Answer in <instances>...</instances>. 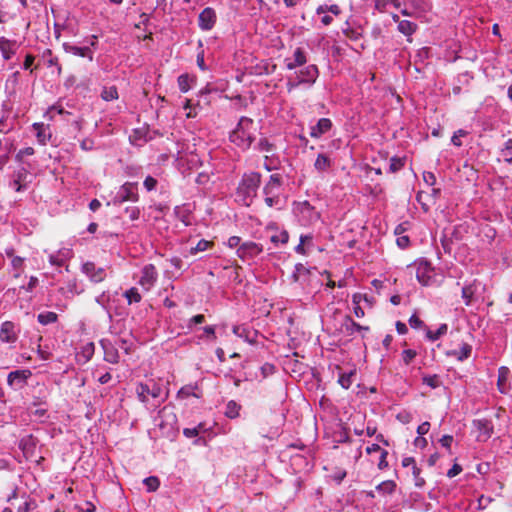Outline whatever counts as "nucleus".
Masks as SVG:
<instances>
[{
    "label": "nucleus",
    "instance_id": "obj_1",
    "mask_svg": "<svg viewBox=\"0 0 512 512\" xmlns=\"http://www.w3.org/2000/svg\"><path fill=\"white\" fill-rule=\"evenodd\" d=\"M262 176L259 172L250 171L242 175L236 188L237 201L246 207H249L258 195Z\"/></svg>",
    "mask_w": 512,
    "mask_h": 512
},
{
    "label": "nucleus",
    "instance_id": "obj_2",
    "mask_svg": "<svg viewBox=\"0 0 512 512\" xmlns=\"http://www.w3.org/2000/svg\"><path fill=\"white\" fill-rule=\"evenodd\" d=\"M255 125L253 119L242 116L235 129L229 134V140L243 151L248 150L255 140Z\"/></svg>",
    "mask_w": 512,
    "mask_h": 512
},
{
    "label": "nucleus",
    "instance_id": "obj_3",
    "mask_svg": "<svg viewBox=\"0 0 512 512\" xmlns=\"http://www.w3.org/2000/svg\"><path fill=\"white\" fill-rule=\"evenodd\" d=\"M283 185V178L280 174L270 175L268 181L264 184L262 193L264 195L265 204L270 207H278L280 205V190Z\"/></svg>",
    "mask_w": 512,
    "mask_h": 512
},
{
    "label": "nucleus",
    "instance_id": "obj_4",
    "mask_svg": "<svg viewBox=\"0 0 512 512\" xmlns=\"http://www.w3.org/2000/svg\"><path fill=\"white\" fill-rule=\"evenodd\" d=\"M408 268H415L416 278L423 286H431L435 283L434 267L427 260L415 261Z\"/></svg>",
    "mask_w": 512,
    "mask_h": 512
},
{
    "label": "nucleus",
    "instance_id": "obj_5",
    "mask_svg": "<svg viewBox=\"0 0 512 512\" xmlns=\"http://www.w3.org/2000/svg\"><path fill=\"white\" fill-rule=\"evenodd\" d=\"M136 394L140 402L147 403L148 397L158 399L162 394V387L153 379L146 382H140L136 386Z\"/></svg>",
    "mask_w": 512,
    "mask_h": 512
},
{
    "label": "nucleus",
    "instance_id": "obj_6",
    "mask_svg": "<svg viewBox=\"0 0 512 512\" xmlns=\"http://www.w3.org/2000/svg\"><path fill=\"white\" fill-rule=\"evenodd\" d=\"M139 200L138 194V183L137 182H125L117 192L114 203L122 204L126 201L137 202Z\"/></svg>",
    "mask_w": 512,
    "mask_h": 512
},
{
    "label": "nucleus",
    "instance_id": "obj_7",
    "mask_svg": "<svg viewBox=\"0 0 512 512\" xmlns=\"http://www.w3.org/2000/svg\"><path fill=\"white\" fill-rule=\"evenodd\" d=\"M20 325L13 321H4L0 327V342L14 344L19 338Z\"/></svg>",
    "mask_w": 512,
    "mask_h": 512
},
{
    "label": "nucleus",
    "instance_id": "obj_8",
    "mask_svg": "<svg viewBox=\"0 0 512 512\" xmlns=\"http://www.w3.org/2000/svg\"><path fill=\"white\" fill-rule=\"evenodd\" d=\"M263 252V246L253 241L243 242L236 250L237 256L244 262L251 261Z\"/></svg>",
    "mask_w": 512,
    "mask_h": 512
},
{
    "label": "nucleus",
    "instance_id": "obj_9",
    "mask_svg": "<svg viewBox=\"0 0 512 512\" xmlns=\"http://www.w3.org/2000/svg\"><path fill=\"white\" fill-rule=\"evenodd\" d=\"M32 376L29 369H20L11 371L7 376V384L15 391L23 389L27 385L28 379Z\"/></svg>",
    "mask_w": 512,
    "mask_h": 512
},
{
    "label": "nucleus",
    "instance_id": "obj_10",
    "mask_svg": "<svg viewBox=\"0 0 512 512\" xmlns=\"http://www.w3.org/2000/svg\"><path fill=\"white\" fill-rule=\"evenodd\" d=\"M82 272L94 283H100L106 278V271L102 267H96L94 262H85L81 267Z\"/></svg>",
    "mask_w": 512,
    "mask_h": 512
},
{
    "label": "nucleus",
    "instance_id": "obj_11",
    "mask_svg": "<svg viewBox=\"0 0 512 512\" xmlns=\"http://www.w3.org/2000/svg\"><path fill=\"white\" fill-rule=\"evenodd\" d=\"M473 425L479 432L477 436L478 441L485 442L493 435L494 426L491 420L486 418L475 419Z\"/></svg>",
    "mask_w": 512,
    "mask_h": 512
},
{
    "label": "nucleus",
    "instance_id": "obj_12",
    "mask_svg": "<svg viewBox=\"0 0 512 512\" xmlns=\"http://www.w3.org/2000/svg\"><path fill=\"white\" fill-rule=\"evenodd\" d=\"M216 12L211 7H206L201 11L198 17V24L200 29L204 31L211 30L216 23Z\"/></svg>",
    "mask_w": 512,
    "mask_h": 512
},
{
    "label": "nucleus",
    "instance_id": "obj_13",
    "mask_svg": "<svg viewBox=\"0 0 512 512\" xmlns=\"http://www.w3.org/2000/svg\"><path fill=\"white\" fill-rule=\"evenodd\" d=\"M319 77V69L315 64L305 66L299 72H297V79L303 84L312 85L316 82Z\"/></svg>",
    "mask_w": 512,
    "mask_h": 512
},
{
    "label": "nucleus",
    "instance_id": "obj_14",
    "mask_svg": "<svg viewBox=\"0 0 512 512\" xmlns=\"http://www.w3.org/2000/svg\"><path fill=\"white\" fill-rule=\"evenodd\" d=\"M157 277L158 273L155 266L153 264L145 265L141 271L139 284L148 290L154 285Z\"/></svg>",
    "mask_w": 512,
    "mask_h": 512
},
{
    "label": "nucleus",
    "instance_id": "obj_15",
    "mask_svg": "<svg viewBox=\"0 0 512 512\" xmlns=\"http://www.w3.org/2000/svg\"><path fill=\"white\" fill-rule=\"evenodd\" d=\"M19 43L16 40L7 39L4 36L0 37V51L5 60H10L17 52Z\"/></svg>",
    "mask_w": 512,
    "mask_h": 512
},
{
    "label": "nucleus",
    "instance_id": "obj_16",
    "mask_svg": "<svg viewBox=\"0 0 512 512\" xmlns=\"http://www.w3.org/2000/svg\"><path fill=\"white\" fill-rule=\"evenodd\" d=\"M286 68L288 70H294L297 67H301L307 63V54L301 47L295 49L293 53V60L285 59Z\"/></svg>",
    "mask_w": 512,
    "mask_h": 512
},
{
    "label": "nucleus",
    "instance_id": "obj_17",
    "mask_svg": "<svg viewBox=\"0 0 512 512\" xmlns=\"http://www.w3.org/2000/svg\"><path fill=\"white\" fill-rule=\"evenodd\" d=\"M19 449L26 459L32 458L36 449V438L32 435L24 436L19 441Z\"/></svg>",
    "mask_w": 512,
    "mask_h": 512
},
{
    "label": "nucleus",
    "instance_id": "obj_18",
    "mask_svg": "<svg viewBox=\"0 0 512 512\" xmlns=\"http://www.w3.org/2000/svg\"><path fill=\"white\" fill-rule=\"evenodd\" d=\"M333 124L329 118H320L316 125L310 128V136L312 138H320L331 130Z\"/></svg>",
    "mask_w": 512,
    "mask_h": 512
},
{
    "label": "nucleus",
    "instance_id": "obj_19",
    "mask_svg": "<svg viewBox=\"0 0 512 512\" xmlns=\"http://www.w3.org/2000/svg\"><path fill=\"white\" fill-rule=\"evenodd\" d=\"M63 48L65 52L73 54L75 56L87 58L89 61H93L94 53L91 50L90 46L79 47L75 45H71L69 43H64Z\"/></svg>",
    "mask_w": 512,
    "mask_h": 512
},
{
    "label": "nucleus",
    "instance_id": "obj_20",
    "mask_svg": "<svg viewBox=\"0 0 512 512\" xmlns=\"http://www.w3.org/2000/svg\"><path fill=\"white\" fill-rule=\"evenodd\" d=\"M28 174H29L28 170L24 167L18 169L17 171H15L13 173V180L10 185L16 192H20L25 189V187H26L25 183H26Z\"/></svg>",
    "mask_w": 512,
    "mask_h": 512
},
{
    "label": "nucleus",
    "instance_id": "obj_21",
    "mask_svg": "<svg viewBox=\"0 0 512 512\" xmlns=\"http://www.w3.org/2000/svg\"><path fill=\"white\" fill-rule=\"evenodd\" d=\"M103 351H104V360L111 363L116 364L119 362V353L117 348L107 340H101L100 342Z\"/></svg>",
    "mask_w": 512,
    "mask_h": 512
},
{
    "label": "nucleus",
    "instance_id": "obj_22",
    "mask_svg": "<svg viewBox=\"0 0 512 512\" xmlns=\"http://www.w3.org/2000/svg\"><path fill=\"white\" fill-rule=\"evenodd\" d=\"M342 326H343L344 331L346 332V334L349 335V336L354 335L356 332L368 331L369 330L368 326L360 325L359 323L355 322L352 319V317L349 316V315L345 316L344 322H343Z\"/></svg>",
    "mask_w": 512,
    "mask_h": 512
},
{
    "label": "nucleus",
    "instance_id": "obj_23",
    "mask_svg": "<svg viewBox=\"0 0 512 512\" xmlns=\"http://www.w3.org/2000/svg\"><path fill=\"white\" fill-rule=\"evenodd\" d=\"M333 165L332 159L325 153H319L314 162V168L318 172H326Z\"/></svg>",
    "mask_w": 512,
    "mask_h": 512
},
{
    "label": "nucleus",
    "instance_id": "obj_24",
    "mask_svg": "<svg viewBox=\"0 0 512 512\" xmlns=\"http://www.w3.org/2000/svg\"><path fill=\"white\" fill-rule=\"evenodd\" d=\"M174 214L176 218L181 221L185 226L192 225V213L191 210L186 207L185 205L182 206H176L174 208Z\"/></svg>",
    "mask_w": 512,
    "mask_h": 512
},
{
    "label": "nucleus",
    "instance_id": "obj_25",
    "mask_svg": "<svg viewBox=\"0 0 512 512\" xmlns=\"http://www.w3.org/2000/svg\"><path fill=\"white\" fill-rule=\"evenodd\" d=\"M477 289L478 283L476 280L462 287V298L467 306L471 305L473 302Z\"/></svg>",
    "mask_w": 512,
    "mask_h": 512
},
{
    "label": "nucleus",
    "instance_id": "obj_26",
    "mask_svg": "<svg viewBox=\"0 0 512 512\" xmlns=\"http://www.w3.org/2000/svg\"><path fill=\"white\" fill-rule=\"evenodd\" d=\"M190 396H194L196 398L202 397V393L199 392V388L197 385H185L181 387L180 390L177 392L178 399H186Z\"/></svg>",
    "mask_w": 512,
    "mask_h": 512
},
{
    "label": "nucleus",
    "instance_id": "obj_27",
    "mask_svg": "<svg viewBox=\"0 0 512 512\" xmlns=\"http://www.w3.org/2000/svg\"><path fill=\"white\" fill-rule=\"evenodd\" d=\"M149 134V129H134L129 139L133 145H137L138 141L149 142L153 140V136H150Z\"/></svg>",
    "mask_w": 512,
    "mask_h": 512
},
{
    "label": "nucleus",
    "instance_id": "obj_28",
    "mask_svg": "<svg viewBox=\"0 0 512 512\" xmlns=\"http://www.w3.org/2000/svg\"><path fill=\"white\" fill-rule=\"evenodd\" d=\"M95 346L94 343L89 342L85 344L80 352L77 353L78 361H81L83 363H87L94 355Z\"/></svg>",
    "mask_w": 512,
    "mask_h": 512
},
{
    "label": "nucleus",
    "instance_id": "obj_29",
    "mask_svg": "<svg viewBox=\"0 0 512 512\" xmlns=\"http://www.w3.org/2000/svg\"><path fill=\"white\" fill-rule=\"evenodd\" d=\"M510 374L509 368L505 366H501L498 369V380H497V386L501 393H505L507 390V380Z\"/></svg>",
    "mask_w": 512,
    "mask_h": 512
},
{
    "label": "nucleus",
    "instance_id": "obj_30",
    "mask_svg": "<svg viewBox=\"0 0 512 512\" xmlns=\"http://www.w3.org/2000/svg\"><path fill=\"white\" fill-rule=\"evenodd\" d=\"M417 29V24L409 20H401L398 24V31L410 37Z\"/></svg>",
    "mask_w": 512,
    "mask_h": 512
},
{
    "label": "nucleus",
    "instance_id": "obj_31",
    "mask_svg": "<svg viewBox=\"0 0 512 512\" xmlns=\"http://www.w3.org/2000/svg\"><path fill=\"white\" fill-rule=\"evenodd\" d=\"M241 406L234 400H230L225 407V416L230 419H235L239 416Z\"/></svg>",
    "mask_w": 512,
    "mask_h": 512
},
{
    "label": "nucleus",
    "instance_id": "obj_32",
    "mask_svg": "<svg viewBox=\"0 0 512 512\" xmlns=\"http://www.w3.org/2000/svg\"><path fill=\"white\" fill-rule=\"evenodd\" d=\"M37 320L42 325H48L57 322L58 315L52 311H46L38 314Z\"/></svg>",
    "mask_w": 512,
    "mask_h": 512
},
{
    "label": "nucleus",
    "instance_id": "obj_33",
    "mask_svg": "<svg viewBox=\"0 0 512 512\" xmlns=\"http://www.w3.org/2000/svg\"><path fill=\"white\" fill-rule=\"evenodd\" d=\"M356 375L355 370H351L349 372H344L339 374L338 383L341 385L344 389H349L352 385V378Z\"/></svg>",
    "mask_w": 512,
    "mask_h": 512
},
{
    "label": "nucleus",
    "instance_id": "obj_34",
    "mask_svg": "<svg viewBox=\"0 0 512 512\" xmlns=\"http://www.w3.org/2000/svg\"><path fill=\"white\" fill-rule=\"evenodd\" d=\"M471 352H472V347L469 345V344H463L461 349L458 351V350H454L453 352L451 353H448V355H453L457 358V360L459 361H463L465 359H468L471 355Z\"/></svg>",
    "mask_w": 512,
    "mask_h": 512
},
{
    "label": "nucleus",
    "instance_id": "obj_35",
    "mask_svg": "<svg viewBox=\"0 0 512 512\" xmlns=\"http://www.w3.org/2000/svg\"><path fill=\"white\" fill-rule=\"evenodd\" d=\"M396 483L393 480H386L376 486V490L382 494H392L396 490Z\"/></svg>",
    "mask_w": 512,
    "mask_h": 512
},
{
    "label": "nucleus",
    "instance_id": "obj_36",
    "mask_svg": "<svg viewBox=\"0 0 512 512\" xmlns=\"http://www.w3.org/2000/svg\"><path fill=\"white\" fill-rule=\"evenodd\" d=\"M101 98L104 101H112L119 98L118 90L116 86L103 87L101 91Z\"/></svg>",
    "mask_w": 512,
    "mask_h": 512
},
{
    "label": "nucleus",
    "instance_id": "obj_37",
    "mask_svg": "<svg viewBox=\"0 0 512 512\" xmlns=\"http://www.w3.org/2000/svg\"><path fill=\"white\" fill-rule=\"evenodd\" d=\"M33 127L36 130V137L38 142L42 145H45L51 135L46 134V128L44 127V124L35 123Z\"/></svg>",
    "mask_w": 512,
    "mask_h": 512
},
{
    "label": "nucleus",
    "instance_id": "obj_38",
    "mask_svg": "<svg viewBox=\"0 0 512 512\" xmlns=\"http://www.w3.org/2000/svg\"><path fill=\"white\" fill-rule=\"evenodd\" d=\"M43 58L47 59V65L49 67L55 66L57 68L58 75L61 74V71H62L61 65L59 64L58 58L56 56H53L52 50L46 49L43 52Z\"/></svg>",
    "mask_w": 512,
    "mask_h": 512
},
{
    "label": "nucleus",
    "instance_id": "obj_39",
    "mask_svg": "<svg viewBox=\"0 0 512 512\" xmlns=\"http://www.w3.org/2000/svg\"><path fill=\"white\" fill-rule=\"evenodd\" d=\"M124 297L127 299L129 305L133 303H139L142 300L141 294L135 287L126 290L124 293Z\"/></svg>",
    "mask_w": 512,
    "mask_h": 512
},
{
    "label": "nucleus",
    "instance_id": "obj_40",
    "mask_svg": "<svg viewBox=\"0 0 512 512\" xmlns=\"http://www.w3.org/2000/svg\"><path fill=\"white\" fill-rule=\"evenodd\" d=\"M406 163L405 157H397L394 156L390 159V165H389V172L390 173H396L400 171Z\"/></svg>",
    "mask_w": 512,
    "mask_h": 512
},
{
    "label": "nucleus",
    "instance_id": "obj_41",
    "mask_svg": "<svg viewBox=\"0 0 512 512\" xmlns=\"http://www.w3.org/2000/svg\"><path fill=\"white\" fill-rule=\"evenodd\" d=\"M423 384L429 386L432 389H436L442 385V381L440 380L439 375H424L422 377Z\"/></svg>",
    "mask_w": 512,
    "mask_h": 512
},
{
    "label": "nucleus",
    "instance_id": "obj_42",
    "mask_svg": "<svg viewBox=\"0 0 512 512\" xmlns=\"http://www.w3.org/2000/svg\"><path fill=\"white\" fill-rule=\"evenodd\" d=\"M447 324H441L436 331L427 330L426 336L430 341H436L447 333Z\"/></svg>",
    "mask_w": 512,
    "mask_h": 512
},
{
    "label": "nucleus",
    "instance_id": "obj_43",
    "mask_svg": "<svg viewBox=\"0 0 512 512\" xmlns=\"http://www.w3.org/2000/svg\"><path fill=\"white\" fill-rule=\"evenodd\" d=\"M374 2L375 9L381 13L385 12L388 4H392L395 8H400L401 6L400 0H374Z\"/></svg>",
    "mask_w": 512,
    "mask_h": 512
},
{
    "label": "nucleus",
    "instance_id": "obj_44",
    "mask_svg": "<svg viewBox=\"0 0 512 512\" xmlns=\"http://www.w3.org/2000/svg\"><path fill=\"white\" fill-rule=\"evenodd\" d=\"M212 246H213V242L212 241L201 239L200 241H198V243H197V245L195 247H192L190 249V254L191 255H195L198 252H203V251L208 250Z\"/></svg>",
    "mask_w": 512,
    "mask_h": 512
},
{
    "label": "nucleus",
    "instance_id": "obj_45",
    "mask_svg": "<svg viewBox=\"0 0 512 512\" xmlns=\"http://www.w3.org/2000/svg\"><path fill=\"white\" fill-rule=\"evenodd\" d=\"M501 155L507 163L512 164V138L505 142L504 147L501 149Z\"/></svg>",
    "mask_w": 512,
    "mask_h": 512
},
{
    "label": "nucleus",
    "instance_id": "obj_46",
    "mask_svg": "<svg viewBox=\"0 0 512 512\" xmlns=\"http://www.w3.org/2000/svg\"><path fill=\"white\" fill-rule=\"evenodd\" d=\"M11 265H12L13 269L16 271V273L14 274V277L15 278L20 277L21 272L23 270L24 258H22L20 256L13 257V259H11Z\"/></svg>",
    "mask_w": 512,
    "mask_h": 512
},
{
    "label": "nucleus",
    "instance_id": "obj_47",
    "mask_svg": "<svg viewBox=\"0 0 512 512\" xmlns=\"http://www.w3.org/2000/svg\"><path fill=\"white\" fill-rule=\"evenodd\" d=\"M109 300H110V296L108 294H106L105 292H103L101 295H99L96 298V302L99 305H101L103 307V309H105L107 311L108 317L111 319L112 318V314L110 312Z\"/></svg>",
    "mask_w": 512,
    "mask_h": 512
},
{
    "label": "nucleus",
    "instance_id": "obj_48",
    "mask_svg": "<svg viewBox=\"0 0 512 512\" xmlns=\"http://www.w3.org/2000/svg\"><path fill=\"white\" fill-rule=\"evenodd\" d=\"M289 240V234L287 231L283 230L279 233H276L270 237V241L274 244H286Z\"/></svg>",
    "mask_w": 512,
    "mask_h": 512
},
{
    "label": "nucleus",
    "instance_id": "obj_49",
    "mask_svg": "<svg viewBox=\"0 0 512 512\" xmlns=\"http://www.w3.org/2000/svg\"><path fill=\"white\" fill-rule=\"evenodd\" d=\"M144 484L149 492L156 491L159 488L160 481L156 476H150L144 479Z\"/></svg>",
    "mask_w": 512,
    "mask_h": 512
},
{
    "label": "nucleus",
    "instance_id": "obj_50",
    "mask_svg": "<svg viewBox=\"0 0 512 512\" xmlns=\"http://www.w3.org/2000/svg\"><path fill=\"white\" fill-rule=\"evenodd\" d=\"M233 333L238 336L239 338H243L245 339L246 341H250L249 340V334H250V331L248 330L247 327H245L244 325H235L233 327Z\"/></svg>",
    "mask_w": 512,
    "mask_h": 512
},
{
    "label": "nucleus",
    "instance_id": "obj_51",
    "mask_svg": "<svg viewBox=\"0 0 512 512\" xmlns=\"http://www.w3.org/2000/svg\"><path fill=\"white\" fill-rule=\"evenodd\" d=\"M177 81H178V86H179V89L181 92L185 93L190 89V84H189L190 78H189L188 74H181L178 77Z\"/></svg>",
    "mask_w": 512,
    "mask_h": 512
},
{
    "label": "nucleus",
    "instance_id": "obj_52",
    "mask_svg": "<svg viewBox=\"0 0 512 512\" xmlns=\"http://www.w3.org/2000/svg\"><path fill=\"white\" fill-rule=\"evenodd\" d=\"M401 356L404 364L409 365L417 356V351L413 349H406L402 351Z\"/></svg>",
    "mask_w": 512,
    "mask_h": 512
},
{
    "label": "nucleus",
    "instance_id": "obj_53",
    "mask_svg": "<svg viewBox=\"0 0 512 512\" xmlns=\"http://www.w3.org/2000/svg\"><path fill=\"white\" fill-rule=\"evenodd\" d=\"M206 321V318L203 314H198L191 317L187 322V328L192 330L194 326L203 324Z\"/></svg>",
    "mask_w": 512,
    "mask_h": 512
},
{
    "label": "nucleus",
    "instance_id": "obj_54",
    "mask_svg": "<svg viewBox=\"0 0 512 512\" xmlns=\"http://www.w3.org/2000/svg\"><path fill=\"white\" fill-rule=\"evenodd\" d=\"M467 134H468V132L463 129H459V130L455 131L451 138L452 144L455 145L456 147H461L462 142L460 140V137H465Z\"/></svg>",
    "mask_w": 512,
    "mask_h": 512
},
{
    "label": "nucleus",
    "instance_id": "obj_55",
    "mask_svg": "<svg viewBox=\"0 0 512 512\" xmlns=\"http://www.w3.org/2000/svg\"><path fill=\"white\" fill-rule=\"evenodd\" d=\"M343 33L348 39L352 41H357L362 37V33L353 28H347L343 30Z\"/></svg>",
    "mask_w": 512,
    "mask_h": 512
},
{
    "label": "nucleus",
    "instance_id": "obj_56",
    "mask_svg": "<svg viewBox=\"0 0 512 512\" xmlns=\"http://www.w3.org/2000/svg\"><path fill=\"white\" fill-rule=\"evenodd\" d=\"M125 213L128 215L130 220L134 221L139 219L141 211L137 206H130L125 209Z\"/></svg>",
    "mask_w": 512,
    "mask_h": 512
},
{
    "label": "nucleus",
    "instance_id": "obj_57",
    "mask_svg": "<svg viewBox=\"0 0 512 512\" xmlns=\"http://www.w3.org/2000/svg\"><path fill=\"white\" fill-rule=\"evenodd\" d=\"M48 112L52 115H54L55 113H57L59 115H70V113L64 109V107L62 106V104L60 102H57L56 104L51 106L49 108Z\"/></svg>",
    "mask_w": 512,
    "mask_h": 512
},
{
    "label": "nucleus",
    "instance_id": "obj_58",
    "mask_svg": "<svg viewBox=\"0 0 512 512\" xmlns=\"http://www.w3.org/2000/svg\"><path fill=\"white\" fill-rule=\"evenodd\" d=\"M257 149L260 151L269 152L273 149V144L270 143L267 138H262L257 144Z\"/></svg>",
    "mask_w": 512,
    "mask_h": 512
},
{
    "label": "nucleus",
    "instance_id": "obj_59",
    "mask_svg": "<svg viewBox=\"0 0 512 512\" xmlns=\"http://www.w3.org/2000/svg\"><path fill=\"white\" fill-rule=\"evenodd\" d=\"M157 180L152 176H147L143 182L144 187L147 191H152L157 186Z\"/></svg>",
    "mask_w": 512,
    "mask_h": 512
},
{
    "label": "nucleus",
    "instance_id": "obj_60",
    "mask_svg": "<svg viewBox=\"0 0 512 512\" xmlns=\"http://www.w3.org/2000/svg\"><path fill=\"white\" fill-rule=\"evenodd\" d=\"M38 284V278L36 276H31L27 285H24L21 288L26 290L27 292H32L37 287Z\"/></svg>",
    "mask_w": 512,
    "mask_h": 512
},
{
    "label": "nucleus",
    "instance_id": "obj_61",
    "mask_svg": "<svg viewBox=\"0 0 512 512\" xmlns=\"http://www.w3.org/2000/svg\"><path fill=\"white\" fill-rule=\"evenodd\" d=\"M442 447L446 448L449 453H451V444L453 442V436L452 435H444L439 440Z\"/></svg>",
    "mask_w": 512,
    "mask_h": 512
},
{
    "label": "nucleus",
    "instance_id": "obj_62",
    "mask_svg": "<svg viewBox=\"0 0 512 512\" xmlns=\"http://www.w3.org/2000/svg\"><path fill=\"white\" fill-rule=\"evenodd\" d=\"M409 325L414 329H419L424 325V322L416 315L413 314L409 320Z\"/></svg>",
    "mask_w": 512,
    "mask_h": 512
},
{
    "label": "nucleus",
    "instance_id": "obj_63",
    "mask_svg": "<svg viewBox=\"0 0 512 512\" xmlns=\"http://www.w3.org/2000/svg\"><path fill=\"white\" fill-rule=\"evenodd\" d=\"M34 152L35 151L32 147L23 148L17 153L16 160L22 161L25 156H31L34 154Z\"/></svg>",
    "mask_w": 512,
    "mask_h": 512
},
{
    "label": "nucleus",
    "instance_id": "obj_64",
    "mask_svg": "<svg viewBox=\"0 0 512 512\" xmlns=\"http://www.w3.org/2000/svg\"><path fill=\"white\" fill-rule=\"evenodd\" d=\"M94 146V140L90 138H85L80 142V147L84 151H91L94 149Z\"/></svg>",
    "mask_w": 512,
    "mask_h": 512
}]
</instances>
